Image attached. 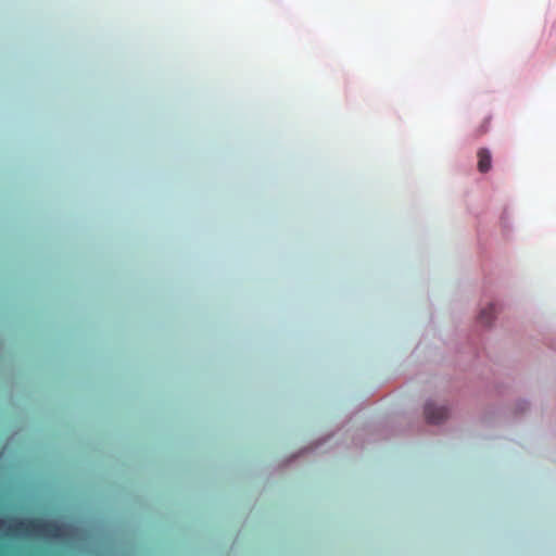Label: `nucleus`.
<instances>
[{"instance_id":"obj_1","label":"nucleus","mask_w":556,"mask_h":556,"mask_svg":"<svg viewBox=\"0 0 556 556\" xmlns=\"http://www.w3.org/2000/svg\"><path fill=\"white\" fill-rule=\"evenodd\" d=\"M12 530L18 533L37 534L51 539H59L62 535L60 523L42 518L18 519L14 522Z\"/></svg>"},{"instance_id":"obj_2","label":"nucleus","mask_w":556,"mask_h":556,"mask_svg":"<svg viewBox=\"0 0 556 556\" xmlns=\"http://www.w3.org/2000/svg\"><path fill=\"white\" fill-rule=\"evenodd\" d=\"M424 414L427 422L438 425L447 418L448 409L443 405L438 406L433 402H428L425 405Z\"/></svg>"},{"instance_id":"obj_3","label":"nucleus","mask_w":556,"mask_h":556,"mask_svg":"<svg viewBox=\"0 0 556 556\" xmlns=\"http://www.w3.org/2000/svg\"><path fill=\"white\" fill-rule=\"evenodd\" d=\"M477 157H478V170L480 173H488L492 167L491 152L485 148H481L477 152Z\"/></svg>"},{"instance_id":"obj_4","label":"nucleus","mask_w":556,"mask_h":556,"mask_svg":"<svg viewBox=\"0 0 556 556\" xmlns=\"http://www.w3.org/2000/svg\"><path fill=\"white\" fill-rule=\"evenodd\" d=\"M496 311H497L496 304L490 303L488 305V307H484L481 309V312L479 314V321L485 326L491 325Z\"/></svg>"},{"instance_id":"obj_5","label":"nucleus","mask_w":556,"mask_h":556,"mask_svg":"<svg viewBox=\"0 0 556 556\" xmlns=\"http://www.w3.org/2000/svg\"><path fill=\"white\" fill-rule=\"evenodd\" d=\"M488 125H489V119H485L482 127H481V130L479 131V135H483L488 130Z\"/></svg>"}]
</instances>
